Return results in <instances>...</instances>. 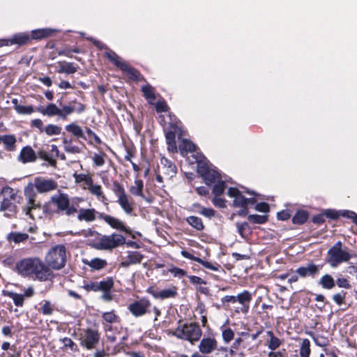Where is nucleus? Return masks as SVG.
Returning a JSON list of instances; mask_svg holds the SVG:
<instances>
[{
  "label": "nucleus",
  "instance_id": "nucleus-1",
  "mask_svg": "<svg viewBox=\"0 0 357 357\" xmlns=\"http://www.w3.org/2000/svg\"><path fill=\"white\" fill-rule=\"evenodd\" d=\"M86 109V106L74 100L68 105L48 103L46 106H39L36 109L31 105H16L15 110L20 114H31L35 111L50 118L56 117L59 120L66 121L70 115L75 112L81 114Z\"/></svg>",
  "mask_w": 357,
  "mask_h": 357
},
{
  "label": "nucleus",
  "instance_id": "nucleus-2",
  "mask_svg": "<svg viewBox=\"0 0 357 357\" xmlns=\"http://www.w3.org/2000/svg\"><path fill=\"white\" fill-rule=\"evenodd\" d=\"M57 187V183L52 178L36 177L33 183L29 184L24 189V195L27 199V204L23 208L25 215L33 218L37 215L36 211L41 207L40 203L35 200L34 189L38 193L42 194L54 190Z\"/></svg>",
  "mask_w": 357,
  "mask_h": 357
},
{
  "label": "nucleus",
  "instance_id": "nucleus-3",
  "mask_svg": "<svg viewBox=\"0 0 357 357\" xmlns=\"http://www.w3.org/2000/svg\"><path fill=\"white\" fill-rule=\"evenodd\" d=\"M15 271L22 277H35L40 281L48 280L52 275L50 268L38 258L29 257L18 261Z\"/></svg>",
  "mask_w": 357,
  "mask_h": 357
},
{
  "label": "nucleus",
  "instance_id": "nucleus-4",
  "mask_svg": "<svg viewBox=\"0 0 357 357\" xmlns=\"http://www.w3.org/2000/svg\"><path fill=\"white\" fill-rule=\"evenodd\" d=\"M43 211L46 214L64 212L68 216L75 215L77 213V208L70 205L68 195L64 193L52 196L50 202L43 206Z\"/></svg>",
  "mask_w": 357,
  "mask_h": 357
},
{
  "label": "nucleus",
  "instance_id": "nucleus-5",
  "mask_svg": "<svg viewBox=\"0 0 357 357\" xmlns=\"http://www.w3.org/2000/svg\"><path fill=\"white\" fill-rule=\"evenodd\" d=\"M0 196L2 197L0 211L3 212L6 217H15L17 213V204L20 203L22 197L8 185L1 189Z\"/></svg>",
  "mask_w": 357,
  "mask_h": 357
},
{
  "label": "nucleus",
  "instance_id": "nucleus-6",
  "mask_svg": "<svg viewBox=\"0 0 357 357\" xmlns=\"http://www.w3.org/2000/svg\"><path fill=\"white\" fill-rule=\"evenodd\" d=\"M202 335V329L195 323L181 324L172 332V335L178 339L189 341L192 344L197 342Z\"/></svg>",
  "mask_w": 357,
  "mask_h": 357
},
{
  "label": "nucleus",
  "instance_id": "nucleus-7",
  "mask_svg": "<svg viewBox=\"0 0 357 357\" xmlns=\"http://www.w3.org/2000/svg\"><path fill=\"white\" fill-rule=\"evenodd\" d=\"M195 162L197 164V172L204 178L205 183L210 185L215 183L218 180L222 178L221 175L212 167V165L208 163L201 155L195 157Z\"/></svg>",
  "mask_w": 357,
  "mask_h": 357
},
{
  "label": "nucleus",
  "instance_id": "nucleus-8",
  "mask_svg": "<svg viewBox=\"0 0 357 357\" xmlns=\"http://www.w3.org/2000/svg\"><path fill=\"white\" fill-rule=\"evenodd\" d=\"M126 243V238L117 233L110 235H101L93 243V246L98 250H111Z\"/></svg>",
  "mask_w": 357,
  "mask_h": 357
},
{
  "label": "nucleus",
  "instance_id": "nucleus-9",
  "mask_svg": "<svg viewBox=\"0 0 357 357\" xmlns=\"http://www.w3.org/2000/svg\"><path fill=\"white\" fill-rule=\"evenodd\" d=\"M45 261L51 268L59 270L64 267L66 262V249L63 245L53 247L47 252Z\"/></svg>",
  "mask_w": 357,
  "mask_h": 357
},
{
  "label": "nucleus",
  "instance_id": "nucleus-10",
  "mask_svg": "<svg viewBox=\"0 0 357 357\" xmlns=\"http://www.w3.org/2000/svg\"><path fill=\"white\" fill-rule=\"evenodd\" d=\"M351 258V255L347 249H342V243L338 241L328 250L327 262L332 268H335L341 263L348 261Z\"/></svg>",
  "mask_w": 357,
  "mask_h": 357
},
{
  "label": "nucleus",
  "instance_id": "nucleus-11",
  "mask_svg": "<svg viewBox=\"0 0 357 357\" xmlns=\"http://www.w3.org/2000/svg\"><path fill=\"white\" fill-rule=\"evenodd\" d=\"M113 192L117 198V202L126 214H131L133 211V201L126 194L123 186L117 183H114Z\"/></svg>",
  "mask_w": 357,
  "mask_h": 357
},
{
  "label": "nucleus",
  "instance_id": "nucleus-12",
  "mask_svg": "<svg viewBox=\"0 0 357 357\" xmlns=\"http://www.w3.org/2000/svg\"><path fill=\"white\" fill-rule=\"evenodd\" d=\"M100 340V334L98 331L94 329H87L80 337L81 346L84 347L88 350L96 348Z\"/></svg>",
  "mask_w": 357,
  "mask_h": 357
},
{
  "label": "nucleus",
  "instance_id": "nucleus-13",
  "mask_svg": "<svg viewBox=\"0 0 357 357\" xmlns=\"http://www.w3.org/2000/svg\"><path fill=\"white\" fill-rule=\"evenodd\" d=\"M106 55L112 62H113L117 67L120 68L123 72L130 75L132 79H137L138 72L130 67L127 63L123 61L115 52L109 50L106 52Z\"/></svg>",
  "mask_w": 357,
  "mask_h": 357
},
{
  "label": "nucleus",
  "instance_id": "nucleus-14",
  "mask_svg": "<svg viewBox=\"0 0 357 357\" xmlns=\"http://www.w3.org/2000/svg\"><path fill=\"white\" fill-rule=\"evenodd\" d=\"M227 195L234 198V206L246 208L248 204H254L255 199L254 198H245L238 189L236 188H229L227 191Z\"/></svg>",
  "mask_w": 357,
  "mask_h": 357
},
{
  "label": "nucleus",
  "instance_id": "nucleus-15",
  "mask_svg": "<svg viewBox=\"0 0 357 357\" xmlns=\"http://www.w3.org/2000/svg\"><path fill=\"white\" fill-rule=\"evenodd\" d=\"M150 307V301L146 298H142L130 303L128 310L133 316L138 317L144 315Z\"/></svg>",
  "mask_w": 357,
  "mask_h": 357
},
{
  "label": "nucleus",
  "instance_id": "nucleus-16",
  "mask_svg": "<svg viewBox=\"0 0 357 357\" xmlns=\"http://www.w3.org/2000/svg\"><path fill=\"white\" fill-rule=\"evenodd\" d=\"M252 299V294L245 290L241 293H239L236 296V302L241 304V307H237L235 311L237 313L241 312L243 314H247L250 308V303Z\"/></svg>",
  "mask_w": 357,
  "mask_h": 357
},
{
  "label": "nucleus",
  "instance_id": "nucleus-17",
  "mask_svg": "<svg viewBox=\"0 0 357 357\" xmlns=\"http://www.w3.org/2000/svg\"><path fill=\"white\" fill-rule=\"evenodd\" d=\"M30 40V37L28 33H19L15 34L10 39H1L0 40V47L8 46L11 45H24L27 43Z\"/></svg>",
  "mask_w": 357,
  "mask_h": 357
},
{
  "label": "nucleus",
  "instance_id": "nucleus-18",
  "mask_svg": "<svg viewBox=\"0 0 357 357\" xmlns=\"http://www.w3.org/2000/svg\"><path fill=\"white\" fill-rule=\"evenodd\" d=\"M218 342L214 337H207L201 340L198 346L199 351L202 354H209L217 349Z\"/></svg>",
  "mask_w": 357,
  "mask_h": 357
},
{
  "label": "nucleus",
  "instance_id": "nucleus-19",
  "mask_svg": "<svg viewBox=\"0 0 357 357\" xmlns=\"http://www.w3.org/2000/svg\"><path fill=\"white\" fill-rule=\"evenodd\" d=\"M100 218L103 220L113 229L126 233H130L129 228H128L121 220L116 218L102 213L100 215Z\"/></svg>",
  "mask_w": 357,
  "mask_h": 357
},
{
  "label": "nucleus",
  "instance_id": "nucleus-20",
  "mask_svg": "<svg viewBox=\"0 0 357 357\" xmlns=\"http://www.w3.org/2000/svg\"><path fill=\"white\" fill-rule=\"evenodd\" d=\"M18 160L24 164L35 162L37 156L34 150L30 146L23 147L18 155Z\"/></svg>",
  "mask_w": 357,
  "mask_h": 357
},
{
  "label": "nucleus",
  "instance_id": "nucleus-21",
  "mask_svg": "<svg viewBox=\"0 0 357 357\" xmlns=\"http://www.w3.org/2000/svg\"><path fill=\"white\" fill-rule=\"evenodd\" d=\"M156 299H167L171 298H175L177 296V287L172 286L169 289H165L159 291H155L153 290L148 291Z\"/></svg>",
  "mask_w": 357,
  "mask_h": 357
},
{
  "label": "nucleus",
  "instance_id": "nucleus-22",
  "mask_svg": "<svg viewBox=\"0 0 357 357\" xmlns=\"http://www.w3.org/2000/svg\"><path fill=\"white\" fill-rule=\"evenodd\" d=\"M321 268V266L315 265L314 264H308L306 266H301L297 268L296 270V273L303 278L307 275L314 277L315 275L319 273Z\"/></svg>",
  "mask_w": 357,
  "mask_h": 357
},
{
  "label": "nucleus",
  "instance_id": "nucleus-23",
  "mask_svg": "<svg viewBox=\"0 0 357 357\" xmlns=\"http://www.w3.org/2000/svg\"><path fill=\"white\" fill-rule=\"evenodd\" d=\"M96 214H98V218L102 215V213H98L94 208H80L78 211L77 218L79 220L92 222L96 220Z\"/></svg>",
  "mask_w": 357,
  "mask_h": 357
},
{
  "label": "nucleus",
  "instance_id": "nucleus-24",
  "mask_svg": "<svg viewBox=\"0 0 357 357\" xmlns=\"http://www.w3.org/2000/svg\"><path fill=\"white\" fill-rule=\"evenodd\" d=\"M102 324L105 331L112 330L111 324L119 322V317L114 312H105L102 314Z\"/></svg>",
  "mask_w": 357,
  "mask_h": 357
},
{
  "label": "nucleus",
  "instance_id": "nucleus-25",
  "mask_svg": "<svg viewBox=\"0 0 357 357\" xmlns=\"http://www.w3.org/2000/svg\"><path fill=\"white\" fill-rule=\"evenodd\" d=\"M143 259V255L139 252L134 251V252H128L126 257L123 259V260L121 263V266L122 267H128L131 264H139Z\"/></svg>",
  "mask_w": 357,
  "mask_h": 357
},
{
  "label": "nucleus",
  "instance_id": "nucleus-26",
  "mask_svg": "<svg viewBox=\"0 0 357 357\" xmlns=\"http://www.w3.org/2000/svg\"><path fill=\"white\" fill-rule=\"evenodd\" d=\"M57 31L56 29L46 28L38 29L31 31V38L40 40L45 38H48L55 33Z\"/></svg>",
  "mask_w": 357,
  "mask_h": 357
},
{
  "label": "nucleus",
  "instance_id": "nucleus-27",
  "mask_svg": "<svg viewBox=\"0 0 357 357\" xmlns=\"http://www.w3.org/2000/svg\"><path fill=\"white\" fill-rule=\"evenodd\" d=\"M84 188H87L90 193H91L93 195L96 196V198L102 202H105L107 200L105 195H104V192L102 190V187L100 185H94L93 181H92L88 187H84Z\"/></svg>",
  "mask_w": 357,
  "mask_h": 357
},
{
  "label": "nucleus",
  "instance_id": "nucleus-28",
  "mask_svg": "<svg viewBox=\"0 0 357 357\" xmlns=\"http://www.w3.org/2000/svg\"><path fill=\"white\" fill-rule=\"evenodd\" d=\"M161 164L162 165V170L164 174L170 178L176 174V167L169 160L166 158H162Z\"/></svg>",
  "mask_w": 357,
  "mask_h": 357
},
{
  "label": "nucleus",
  "instance_id": "nucleus-29",
  "mask_svg": "<svg viewBox=\"0 0 357 357\" xmlns=\"http://www.w3.org/2000/svg\"><path fill=\"white\" fill-rule=\"evenodd\" d=\"M17 139L14 135H4L3 145L4 149L9 152H13L17 149Z\"/></svg>",
  "mask_w": 357,
  "mask_h": 357
},
{
  "label": "nucleus",
  "instance_id": "nucleus-30",
  "mask_svg": "<svg viewBox=\"0 0 357 357\" xmlns=\"http://www.w3.org/2000/svg\"><path fill=\"white\" fill-rule=\"evenodd\" d=\"M65 129L78 139H85L82 128L75 123H71L66 125L65 126Z\"/></svg>",
  "mask_w": 357,
  "mask_h": 357
},
{
  "label": "nucleus",
  "instance_id": "nucleus-31",
  "mask_svg": "<svg viewBox=\"0 0 357 357\" xmlns=\"http://www.w3.org/2000/svg\"><path fill=\"white\" fill-rule=\"evenodd\" d=\"M84 263L94 270L102 269L107 264L106 260L100 258H93L91 260L85 259L84 260Z\"/></svg>",
  "mask_w": 357,
  "mask_h": 357
},
{
  "label": "nucleus",
  "instance_id": "nucleus-32",
  "mask_svg": "<svg viewBox=\"0 0 357 357\" xmlns=\"http://www.w3.org/2000/svg\"><path fill=\"white\" fill-rule=\"evenodd\" d=\"M144 183L141 179H135L134 184L130 188V192L135 196L144 197L143 194Z\"/></svg>",
  "mask_w": 357,
  "mask_h": 357
},
{
  "label": "nucleus",
  "instance_id": "nucleus-33",
  "mask_svg": "<svg viewBox=\"0 0 357 357\" xmlns=\"http://www.w3.org/2000/svg\"><path fill=\"white\" fill-rule=\"evenodd\" d=\"M77 70V68L74 66L73 63L69 62H59V73H66V74H73Z\"/></svg>",
  "mask_w": 357,
  "mask_h": 357
},
{
  "label": "nucleus",
  "instance_id": "nucleus-34",
  "mask_svg": "<svg viewBox=\"0 0 357 357\" xmlns=\"http://www.w3.org/2000/svg\"><path fill=\"white\" fill-rule=\"evenodd\" d=\"M319 284L324 289H331L335 286V281L331 275L325 274L320 278Z\"/></svg>",
  "mask_w": 357,
  "mask_h": 357
},
{
  "label": "nucleus",
  "instance_id": "nucleus-35",
  "mask_svg": "<svg viewBox=\"0 0 357 357\" xmlns=\"http://www.w3.org/2000/svg\"><path fill=\"white\" fill-rule=\"evenodd\" d=\"M3 295L13 299L14 304L17 307H22L24 305V296L13 291H4Z\"/></svg>",
  "mask_w": 357,
  "mask_h": 357
},
{
  "label": "nucleus",
  "instance_id": "nucleus-36",
  "mask_svg": "<svg viewBox=\"0 0 357 357\" xmlns=\"http://www.w3.org/2000/svg\"><path fill=\"white\" fill-rule=\"evenodd\" d=\"M179 149L181 153L183 155L185 153H194L196 150V146L188 139H183L179 144Z\"/></svg>",
  "mask_w": 357,
  "mask_h": 357
},
{
  "label": "nucleus",
  "instance_id": "nucleus-37",
  "mask_svg": "<svg viewBox=\"0 0 357 357\" xmlns=\"http://www.w3.org/2000/svg\"><path fill=\"white\" fill-rule=\"evenodd\" d=\"M186 221L191 227L198 231H202L204 228L203 222L199 217L191 215L186 218Z\"/></svg>",
  "mask_w": 357,
  "mask_h": 357
},
{
  "label": "nucleus",
  "instance_id": "nucleus-38",
  "mask_svg": "<svg viewBox=\"0 0 357 357\" xmlns=\"http://www.w3.org/2000/svg\"><path fill=\"white\" fill-rule=\"evenodd\" d=\"M62 142H63V149L66 152L70 153H80V151H81L80 149L78 146L73 144V140L71 139H68L67 138H63Z\"/></svg>",
  "mask_w": 357,
  "mask_h": 357
},
{
  "label": "nucleus",
  "instance_id": "nucleus-39",
  "mask_svg": "<svg viewBox=\"0 0 357 357\" xmlns=\"http://www.w3.org/2000/svg\"><path fill=\"white\" fill-rule=\"evenodd\" d=\"M166 141L167 144V149L171 152H176L177 147L175 142V132L174 131H168L166 133Z\"/></svg>",
  "mask_w": 357,
  "mask_h": 357
},
{
  "label": "nucleus",
  "instance_id": "nucleus-40",
  "mask_svg": "<svg viewBox=\"0 0 357 357\" xmlns=\"http://www.w3.org/2000/svg\"><path fill=\"white\" fill-rule=\"evenodd\" d=\"M29 235L26 233L11 232L8 236L10 241H13L15 243L23 242L28 239Z\"/></svg>",
  "mask_w": 357,
  "mask_h": 357
},
{
  "label": "nucleus",
  "instance_id": "nucleus-41",
  "mask_svg": "<svg viewBox=\"0 0 357 357\" xmlns=\"http://www.w3.org/2000/svg\"><path fill=\"white\" fill-rule=\"evenodd\" d=\"M142 91L144 93V96L149 101V103L153 104V102L155 100V96L153 92V89L150 85H146L142 86Z\"/></svg>",
  "mask_w": 357,
  "mask_h": 357
},
{
  "label": "nucleus",
  "instance_id": "nucleus-42",
  "mask_svg": "<svg viewBox=\"0 0 357 357\" xmlns=\"http://www.w3.org/2000/svg\"><path fill=\"white\" fill-rule=\"evenodd\" d=\"M308 214L305 211H298L292 218L294 224L302 225L307 220Z\"/></svg>",
  "mask_w": 357,
  "mask_h": 357
},
{
  "label": "nucleus",
  "instance_id": "nucleus-43",
  "mask_svg": "<svg viewBox=\"0 0 357 357\" xmlns=\"http://www.w3.org/2000/svg\"><path fill=\"white\" fill-rule=\"evenodd\" d=\"M225 181V180H222V178H221L215 183V185L213 188V194L215 196L219 197L224 192L226 187Z\"/></svg>",
  "mask_w": 357,
  "mask_h": 357
},
{
  "label": "nucleus",
  "instance_id": "nucleus-44",
  "mask_svg": "<svg viewBox=\"0 0 357 357\" xmlns=\"http://www.w3.org/2000/svg\"><path fill=\"white\" fill-rule=\"evenodd\" d=\"M310 354V342L307 339H304L302 341L300 347L301 357H309Z\"/></svg>",
  "mask_w": 357,
  "mask_h": 357
},
{
  "label": "nucleus",
  "instance_id": "nucleus-45",
  "mask_svg": "<svg viewBox=\"0 0 357 357\" xmlns=\"http://www.w3.org/2000/svg\"><path fill=\"white\" fill-rule=\"evenodd\" d=\"M61 130H62L61 127H60L57 125L48 124L45 128L44 132L48 136H52V135H58L61 134Z\"/></svg>",
  "mask_w": 357,
  "mask_h": 357
},
{
  "label": "nucleus",
  "instance_id": "nucleus-46",
  "mask_svg": "<svg viewBox=\"0 0 357 357\" xmlns=\"http://www.w3.org/2000/svg\"><path fill=\"white\" fill-rule=\"evenodd\" d=\"M98 285L99 287V291H104L107 290H111L114 286V280L112 278H107L104 280L98 282Z\"/></svg>",
  "mask_w": 357,
  "mask_h": 357
},
{
  "label": "nucleus",
  "instance_id": "nucleus-47",
  "mask_svg": "<svg viewBox=\"0 0 357 357\" xmlns=\"http://www.w3.org/2000/svg\"><path fill=\"white\" fill-rule=\"evenodd\" d=\"M250 222L255 224H263L268 220V218L264 215H250L248 217Z\"/></svg>",
  "mask_w": 357,
  "mask_h": 357
},
{
  "label": "nucleus",
  "instance_id": "nucleus-48",
  "mask_svg": "<svg viewBox=\"0 0 357 357\" xmlns=\"http://www.w3.org/2000/svg\"><path fill=\"white\" fill-rule=\"evenodd\" d=\"M222 337L225 344L229 343L234 337V332L229 328L222 331Z\"/></svg>",
  "mask_w": 357,
  "mask_h": 357
},
{
  "label": "nucleus",
  "instance_id": "nucleus-49",
  "mask_svg": "<svg viewBox=\"0 0 357 357\" xmlns=\"http://www.w3.org/2000/svg\"><path fill=\"white\" fill-rule=\"evenodd\" d=\"M75 179L76 183L84 182L86 187L93 181L91 176L84 174H75Z\"/></svg>",
  "mask_w": 357,
  "mask_h": 357
},
{
  "label": "nucleus",
  "instance_id": "nucleus-50",
  "mask_svg": "<svg viewBox=\"0 0 357 357\" xmlns=\"http://www.w3.org/2000/svg\"><path fill=\"white\" fill-rule=\"evenodd\" d=\"M345 296L346 292L341 291L340 292L335 294L333 296V300L337 305H341L345 303Z\"/></svg>",
  "mask_w": 357,
  "mask_h": 357
},
{
  "label": "nucleus",
  "instance_id": "nucleus-51",
  "mask_svg": "<svg viewBox=\"0 0 357 357\" xmlns=\"http://www.w3.org/2000/svg\"><path fill=\"white\" fill-rule=\"evenodd\" d=\"M197 262H198L199 264H202L206 268H208V269H210V270H212V271H218L219 268L220 267V266L218 265V264L213 265L211 263H210V262H208L207 261H204V260H203V259H202L200 258L197 259Z\"/></svg>",
  "mask_w": 357,
  "mask_h": 357
},
{
  "label": "nucleus",
  "instance_id": "nucleus-52",
  "mask_svg": "<svg viewBox=\"0 0 357 357\" xmlns=\"http://www.w3.org/2000/svg\"><path fill=\"white\" fill-rule=\"evenodd\" d=\"M40 311L44 315H50L53 313V308L50 301H45Z\"/></svg>",
  "mask_w": 357,
  "mask_h": 357
},
{
  "label": "nucleus",
  "instance_id": "nucleus-53",
  "mask_svg": "<svg viewBox=\"0 0 357 357\" xmlns=\"http://www.w3.org/2000/svg\"><path fill=\"white\" fill-rule=\"evenodd\" d=\"M340 215L351 219L353 222L357 225V214L355 212L347 210L342 211H340Z\"/></svg>",
  "mask_w": 357,
  "mask_h": 357
},
{
  "label": "nucleus",
  "instance_id": "nucleus-54",
  "mask_svg": "<svg viewBox=\"0 0 357 357\" xmlns=\"http://www.w3.org/2000/svg\"><path fill=\"white\" fill-rule=\"evenodd\" d=\"M169 271L174 276L178 278H182L183 276L186 275V272L182 268L178 267H172L169 269Z\"/></svg>",
  "mask_w": 357,
  "mask_h": 357
},
{
  "label": "nucleus",
  "instance_id": "nucleus-55",
  "mask_svg": "<svg viewBox=\"0 0 357 357\" xmlns=\"http://www.w3.org/2000/svg\"><path fill=\"white\" fill-rule=\"evenodd\" d=\"M105 154H94L93 156V161L96 166L100 167L105 164Z\"/></svg>",
  "mask_w": 357,
  "mask_h": 357
},
{
  "label": "nucleus",
  "instance_id": "nucleus-56",
  "mask_svg": "<svg viewBox=\"0 0 357 357\" xmlns=\"http://www.w3.org/2000/svg\"><path fill=\"white\" fill-rule=\"evenodd\" d=\"M83 288L87 291H98V282H90L84 284Z\"/></svg>",
  "mask_w": 357,
  "mask_h": 357
},
{
  "label": "nucleus",
  "instance_id": "nucleus-57",
  "mask_svg": "<svg viewBox=\"0 0 357 357\" xmlns=\"http://www.w3.org/2000/svg\"><path fill=\"white\" fill-rule=\"evenodd\" d=\"M281 344V341L276 337H272L268 344V347L271 350H275Z\"/></svg>",
  "mask_w": 357,
  "mask_h": 357
},
{
  "label": "nucleus",
  "instance_id": "nucleus-58",
  "mask_svg": "<svg viewBox=\"0 0 357 357\" xmlns=\"http://www.w3.org/2000/svg\"><path fill=\"white\" fill-rule=\"evenodd\" d=\"M335 282L340 288L350 289L351 287L349 281L344 278H338Z\"/></svg>",
  "mask_w": 357,
  "mask_h": 357
},
{
  "label": "nucleus",
  "instance_id": "nucleus-59",
  "mask_svg": "<svg viewBox=\"0 0 357 357\" xmlns=\"http://www.w3.org/2000/svg\"><path fill=\"white\" fill-rule=\"evenodd\" d=\"M324 214V216L333 220L337 219L340 216V213L331 209L326 210Z\"/></svg>",
  "mask_w": 357,
  "mask_h": 357
},
{
  "label": "nucleus",
  "instance_id": "nucleus-60",
  "mask_svg": "<svg viewBox=\"0 0 357 357\" xmlns=\"http://www.w3.org/2000/svg\"><path fill=\"white\" fill-rule=\"evenodd\" d=\"M213 203L216 207L218 208H225L226 206L225 200L219 197L215 196V197L213 199Z\"/></svg>",
  "mask_w": 357,
  "mask_h": 357
},
{
  "label": "nucleus",
  "instance_id": "nucleus-61",
  "mask_svg": "<svg viewBox=\"0 0 357 357\" xmlns=\"http://www.w3.org/2000/svg\"><path fill=\"white\" fill-rule=\"evenodd\" d=\"M31 125L33 127L37 128L40 130V132H43L45 128H43V123L42 120L39 119H36L31 121Z\"/></svg>",
  "mask_w": 357,
  "mask_h": 357
},
{
  "label": "nucleus",
  "instance_id": "nucleus-62",
  "mask_svg": "<svg viewBox=\"0 0 357 357\" xmlns=\"http://www.w3.org/2000/svg\"><path fill=\"white\" fill-rule=\"evenodd\" d=\"M255 209L260 212L266 213L269 211V206L266 203L261 202L257 204V205L255 206Z\"/></svg>",
  "mask_w": 357,
  "mask_h": 357
},
{
  "label": "nucleus",
  "instance_id": "nucleus-63",
  "mask_svg": "<svg viewBox=\"0 0 357 357\" xmlns=\"http://www.w3.org/2000/svg\"><path fill=\"white\" fill-rule=\"evenodd\" d=\"M167 105L164 101H158L155 105V109L158 112H163L167 110Z\"/></svg>",
  "mask_w": 357,
  "mask_h": 357
},
{
  "label": "nucleus",
  "instance_id": "nucleus-64",
  "mask_svg": "<svg viewBox=\"0 0 357 357\" xmlns=\"http://www.w3.org/2000/svg\"><path fill=\"white\" fill-rule=\"evenodd\" d=\"M199 213L206 217L211 218V217L214 216L215 211L212 208H202L201 211L199 212Z\"/></svg>",
  "mask_w": 357,
  "mask_h": 357
}]
</instances>
